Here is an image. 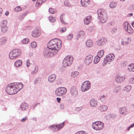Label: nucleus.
Here are the masks:
<instances>
[{
  "label": "nucleus",
  "mask_w": 134,
  "mask_h": 134,
  "mask_svg": "<svg viewBox=\"0 0 134 134\" xmlns=\"http://www.w3.org/2000/svg\"><path fill=\"white\" fill-rule=\"evenodd\" d=\"M90 82L88 81H86L82 84L81 90L83 92H85L89 90L90 88Z\"/></svg>",
  "instance_id": "9"
},
{
  "label": "nucleus",
  "mask_w": 134,
  "mask_h": 134,
  "mask_svg": "<svg viewBox=\"0 0 134 134\" xmlns=\"http://www.w3.org/2000/svg\"><path fill=\"white\" fill-rule=\"evenodd\" d=\"M39 80L38 78H36L35 79L34 81V83L35 84H36L37 83L39 82Z\"/></svg>",
  "instance_id": "57"
},
{
  "label": "nucleus",
  "mask_w": 134,
  "mask_h": 134,
  "mask_svg": "<svg viewBox=\"0 0 134 134\" xmlns=\"http://www.w3.org/2000/svg\"><path fill=\"white\" fill-rule=\"evenodd\" d=\"M22 64V62L20 60H18L16 61L14 63L15 66L16 67H19Z\"/></svg>",
  "instance_id": "31"
},
{
  "label": "nucleus",
  "mask_w": 134,
  "mask_h": 134,
  "mask_svg": "<svg viewBox=\"0 0 134 134\" xmlns=\"http://www.w3.org/2000/svg\"><path fill=\"white\" fill-rule=\"evenodd\" d=\"M127 69L130 71H134V63H131L129 65Z\"/></svg>",
  "instance_id": "27"
},
{
  "label": "nucleus",
  "mask_w": 134,
  "mask_h": 134,
  "mask_svg": "<svg viewBox=\"0 0 134 134\" xmlns=\"http://www.w3.org/2000/svg\"><path fill=\"white\" fill-rule=\"evenodd\" d=\"M99 108L100 111L102 112L105 111L108 109L107 107L105 105L99 106Z\"/></svg>",
  "instance_id": "28"
},
{
  "label": "nucleus",
  "mask_w": 134,
  "mask_h": 134,
  "mask_svg": "<svg viewBox=\"0 0 134 134\" xmlns=\"http://www.w3.org/2000/svg\"><path fill=\"white\" fill-rule=\"evenodd\" d=\"M129 81L131 83H134V77L130 79Z\"/></svg>",
  "instance_id": "55"
},
{
  "label": "nucleus",
  "mask_w": 134,
  "mask_h": 134,
  "mask_svg": "<svg viewBox=\"0 0 134 134\" xmlns=\"http://www.w3.org/2000/svg\"><path fill=\"white\" fill-rule=\"evenodd\" d=\"M73 61V58L72 57L67 56L64 59L63 64L64 66H69L72 64Z\"/></svg>",
  "instance_id": "7"
},
{
  "label": "nucleus",
  "mask_w": 134,
  "mask_h": 134,
  "mask_svg": "<svg viewBox=\"0 0 134 134\" xmlns=\"http://www.w3.org/2000/svg\"><path fill=\"white\" fill-rule=\"evenodd\" d=\"M66 28L65 27L62 28L61 29V32H64L66 31Z\"/></svg>",
  "instance_id": "58"
},
{
  "label": "nucleus",
  "mask_w": 134,
  "mask_h": 134,
  "mask_svg": "<svg viewBox=\"0 0 134 134\" xmlns=\"http://www.w3.org/2000/svg\"><path fill=\"white\" fill-rule=\"evenodd\" d=\"M125 78L120 75H117L115 78V81L118 83H120L122 82L124 80Z\"/></svg>",
  "instance_id": "18"
},
{
  "label": "nucleus",
  "mask_w": 134,
  "mask_h": 134,
  "mask_svg": "<svg viewBox=\"0 0 134 134\" xmlns=\"http://www.w3.org/2000/svg\"><path fill=\"white\" fill-rule=\"evenodd\" d=\"M85 34L84 31H81L79 32L77 35L76 39L78 40L80 37H83L85 36Z\"/></svg>",
  "instance_id": "23"
},
{
  "label": "nucleus",
  "mask_w": 134,
  "mask_h": 134,
  "mask_svg": "<svg viewBox=\"0 0 134 134\" xmlns=\"http://www.w3.org/2000/svg\"><path fill=\"white\" fill-rule=\"evenodd\" d=\"M67 92L66 89L65 87H61L57 88L55 91V95L59 97L65 94Z\"/></svg>",
  "instance_id": "6"
},
{
  "label": "nucleus",
  "mask_w": 134,
  "mask_h": 134,
  "mask_svg": "<svg viewBox=\"0 0 134 134\" xmlns=\"http://www.w3.org/2000/svg\"><path fill=\"white\" fill-rule=\"evenodd\" d=\"M121 88L120 86H118L115 87L113 90L114 92L117 93L120 91L121 90Z\"/></svg>",
  "instance_id": "30"
},
{
  "label": "nucleus",
  "mask_w": 134,
  "mask_h": 134,
  "mask_svg": "<svg viewBox=\"0 0 134 134\" xmlns=\"http://www.w3.org/2000/svg\"><path fill=\"white\" fill-rule=\"evenodd\" d=\"M64 15V14H62L60 16V19L61 22L63 24H65V22L64 21L63 18V15Z\"/></svg>",
  "instance_id": "51"
},
{
  "label": "nucleus",
  "mask_w": 134,
  "mask_h": 134,
  "mask_svg": "<svg viewBox=\"0 0 134 134\" xmlns=\"http://www.w3.org/2000/svg\"><path fill=\"white\" fill-rule=\"evenodd\" d=\"M79 74V72H78L77 71H74V72L72 73L71 76L74 78L77 76Z\"/></svg>",
  "instance_id": "38"
},
{
  "label": "nucleus",
  "mask_w": 134,
  "mask_h": 134,
  "mask_svg": "<svg viewBox=\"0 0 134 134\" xmlns=\"http://www.w3.org/2000/svg\"><path fill=\"white\" fill-rule=\"evenodd\" d=\"M106 98L105 96L103 95L99 98V100L102 102L103 103L105 101Z\"/></svg>",
  "instance_id": "40"
},
{
  "label": "nucleus",
  "mask_w": 134,
  "mask_h": 134,
  "mask_svg": "<svg viewBox=\"0 0 134 134\" xmlns=\"http://www.w3.org/2000/svg\"><path fill=\"white\" fill-rule=\"evenodd\" d=\"M129 23L128 22H125L124 24V26L125 30L126 31L129 27L128 26Z\"/></svg>",
  "instance_id": "41"
},
{
  "label": "nucleus",
  "mask_w": 134,
  "mask_h": 134,
  "mask_svg": "<svg viewBox=\"0 0 134 134\" xmlns=\"http://www.w3.org/2000/svg\"><path fill=\"white\" fill-rule=\"evenodd\" d=\"M14 84L16 87V90H18L17 92L23 88V85L21 83H19L18 84L16 83H14Z\"/></svg>",
  "instance_id": "15"
},
{
  "label": "nucleus",
  "mask_w": 134,
  "mask_h": 134,
  "mask_svg": "<svg viewBox=\"0 0 134 134\" xmlns=\"http://www.w3.org/2000/svg\"><path fill=\"white\" fill-rule=\"evenodd\" d=\"M14 83L9 84L6 88V91L7 93L9 95H13L16 94L17 93L18 90H16Z\"/></svg>",
  "instance_id": "3"
},
{
  "label": "nucleus",
  "mask_w": 134,
  "mask_h": 134,
  "mask_svg": "<svg viewBox=\"0 0 134 134\" xmlns=\"http://www.w3.org/2000/svg\"><path fill=\"white\" fill-rule=\"evenodd\" d=\"M73 37V35L72 34H69L67 36V39L68 40H71Z\"/></svg>",
  "instance_id": "47"
},
{
  "label": "nucleus",
  "mask_w": 134,
  "mask_h": 134,
  "mask_svg": "<svg viewBox=\"0 0 134 134\" xmlns=\"http://www.w3.org/2000/svg\"><path fill=\"white\" fill-rule=\"evenodd\" d=\"M70 91L71 95L73 96L76 97L78 94L77 90L75 87H72L70 89Z\"/></svg>",
  "instance_id": "12"
},
{
  "label": "nucleus",
  "mask_w": 134,
  "mask_h": 134,
  "mask_svg": "<svg viewBox=\"0 0 134 134\" xmlns=\"http://www.w3.org/2000/svg\"><path fill=\"white\" fill-rule=\"evenodd\" d=\"M131 41V39L130 37H128L126 39V40L125 41H122L121 42V43L123 45H127V44H129Z\"/></svg>",
  "instance_id": "21"
},
{
  "label": "nucleus",
  "mask_w": 134,
  "mask_h": 134,
  "mask_svg": "<svg viewBox=\"0 0 134 134\" xmlns=\"http://www.w3.org/2000/svg\"><path fill=\"white\" fill-rule=\"evenodd\" d=\"M7 42V38L5 37H2L0 39V45H3Z\"/></svg>",
  "instance_id": "26"
},
{
  "label": "nucleus",
  "mask_w": 134,
  "mask_h": 134,
  "mask_svg": "<svg viewBox=\"0 0 134 134\" xmlns=\"http://www.w3.org/2000/svg\"><path fill=\"white\" fill-rule=\"evenodd\" d=\"M21 10V8L19 6L16 7L14 9V11L16 12L20 11Z\"/></svg>",
  "instance_id": "44"
},
{
  "label": "nucleus",
  "mask_w": 134,
  "mask_h": 134,
  "mask_svg": "<svg viewBox=\"0 0 134 134\" xmlns=\"http://www.w3.org/2000/svg\"><path fill=\"white\" fill-rule=\"evenodd\" d=\"M81 3L83 7H86L90 4V1L89 0H81Z\"/></svg>",
  "instance_id": "16"
},
{
  "label": "nucleus",
  "mask_w": 134,
  "mask_h": 134,
  "mask_svg": "<svg viewBox=\"0 0 134 134\" xmlns=\"http://www.w3.org/2000/svg\"><path fill=\"white\" fill-rule=\"evenodd\" d=\"M21 53V51L18 49L13 50L9 54V58L11 59L16 58L19 56Z\"/></svg>",
  "instance_id": "5"
},
{
  "label": "nucleus",
  "mask_w": 134,
  "mask_h": 134,
  "mask_svg": "<svg viewBox=\"0 0 134 134\" xmlns=\"http://www.w3.org/2000/svg\"><path fill=\"white\" fill-rule=\"evenodd\" d=\"M7 22L6 20H3L1 23V31L3 32H5L8 29L7 26Z\"/></svg>",
  "instance_id": "10"
},
{
  "label": "nucleus",
  "mask_w": 134,
  "mask_h": 134,
  "mask_svg": "<svg viewBox=\"0 0 134 134\" xmlns=\"http://www.w3.org/2000/svg\"><path fill=\"white\" fill-rule=\"evenodd\" d=\"M86 44L87 47H90L93 45V41L91 40H88L86 41Z\"/></svg>",
  "instance_id": "25"
},
{
  "label": "nucleus",
  "mask_w": 134,
  "mask_h": 134,
  "mask_svg": "<svg viewBox=\"0 0 134 134\" xmlns=\"http://www.w3.org/2000/svg\"><path fill=\"white\" fill-rule=\"evenodd\" d=\"M117 31V29L116 28H113L111 30V32L113 34H115L116 33Z\"/></svg>",
  "instance_id": "53"
},
{
  "label": "nucleus",
  "mask_w": 134,
  "mask_h": 134,
  "mask_svg": "<svg viewBox=\"0 0 134 134\" xmlns=\"http://www.w3.org/2000/svg\"><path fill=\"white\" fill-rule=\"evenodd\" d=\"M92 127L96 131L100 130L103 128L104 123L99 121H96L93 123Z\"/></svg>",
  "instance_id": "4"
},
{
  "label": "nucleus",
  "mask_w": 134,
  "mask_h": 134,
  "mask_svg": "<svg viewBox=\"0 0 134 134\" xmlns=\"http://www.w3.org/2000/svg\"><path fill=\"white\" fill-rule=\"evenodd\" d=\"M62 42L60 40L54 38L48 42V47L43 51L44 55L46 57H52L55 55L60 49Z\"/></svg>",
  "instance_id": "1"
},
{
  "label": "nucleus",
  "mask_w": 134,
  "mask_h": 134,
  "mask_svg": "<svg viewBox=\"0 0 134 134\" xmlns=\"http://www.w3.org/2000/svg\"><path fill=\"white\" fill-rule=\"evenodd\" d=\"M64 4L66 6L69 7H71V5L69 2V1L67 0H66L64 1Z\"/></svg>",
  "instance_id": "43"
},
{
  "label": "nucleus",
  "mask_w": 134,
  "mask_h": 134,
  "mask_svg": "<svg viewBox=\"0 0 134 134\" xmlns=\"http://www.w3.org/2000/svg\"><path fill=\"white\" fill-rule=\"evenodd\" d=\"M98 17L100 23H104L106 22L107 19V13L104 9H100L97 11Z\"/></svg>",
  "instance_id": "2"
},
{
  "label": "nucleus",
  "mask_w": 134,
  "mask_h": 134,
  "mask_svg": "<svg viewBox=\"0 0 134 134\" xmlns=\"http://www.w3.org/2000/svg\"><path fill=\"white\" fill-rule=\"evenodd\" d=\"M75 134H87L86 132L82 131L77 132Z\"/></svg>",
  "instance_id": "50"
},
{
  "label": "nucleus",
  "mask_w": 134,
  "mask_h": 134,
  "mask_svg": "<svg viewBox=\"0 0 134 134\" xmlns=\"http://www.w3.org/2000/svg\"><path fill=\"white\" fill-rule=\"evenodd\" d=\"M129 10H133L134 9V6L131 5L130 6L129 8Z\"/></svg>",
  "instance_id": "59"
},
{
  "label": "nucleus",
  "mask_w": 134,
  "mask_h": 134,
  "mask_svg": "<svg viewBox=\"0 0 134 134\" xmlns=\"http://www.w3.org/2000/svg\"><path fill=\"white\" fill-rule=\"evenodd\" d=\"M36 43L35 42H33L31 43V46L33 48H35L36 47Z\"/></svg>",
  "instance_id": "48"
},
{
  "label": "nucleus",
  "mask_w": 134,
  "mask_h": 134,
  "mask_svg": "<svg viewBox=\"0 0 134 134\" xmlns=\"http://www.w3.org/2000/svg\"><path fill=\"white\" fill-rule=\"evenodd\" d=\"M56 77V75L54 74L50 75L48 77V81L50 83L53 82L55 80Z\"/></svg>",
  "instance_id": "17"
},
{
  "label": "nucleus",
  "mask_w": 134,
  "mask_h": 134,
  "mask_svg": "<svg viewBox=\"0 0 134 134\" xmlns=\"http://www.w3.org/2000/svg\"><path fill=\"white\" fill-rule=\"evenodd\" d=\"M2 9L1 8H0V16L2 15Z\"/></svg>",
  "instance_id": "64"
},
{
  "label": "nucleus",
  "mask_w": 134,
  "mask_h": 134,
  "mask_svg": "<svg viewBox=\"0 0 134 134\" xmlns=\"http://www.w3.org/2000/svg\"><path fill=\"white\" fill-rule=\"evenodd\" d=\"M57 100L58 102H60V101H61V99L60 98H57Z\"/></svg>",
  "instance_id": "63"
},
{
  "label": "nucleus",
  "mask_w": 134,
  "mask_h": 134,
  "mask_svg": "<svg viewBox=\"0 0 134 134\" xmlns=\"http://www.w3.org/2000/svg\"><path fill=\"white\" fill-rule=\"evenodd\" d=\"M38 66H36L34 70L31 72V74L32 75L35 74L38 71Z\"/></svg>",
  "instance_id": "42"
},
{
  "label": "nucleus",
  "mask_w": 134,
  "mask_h": 134,
  "mask_svg": "<svg viewBox=\"0 0 134 134\" xmlns=\"http://www.w3.org/2000/svg\"><path fill=\"white\" fill-rule=\"evenodd\" d=\"M49 19L50 22L52 23L54 22L55 21V19L53 17L50 16L49 17Z\"/></svg>",
  "instance_id": "45"
},
{
  "label": "nucleus",
  "mask_w": 134,
  "mask_h": 134,
  "mask_svg": "<svg viewBox=\"0 0 134 134\" xmlns=\"http://www.w3.org/2000/svg\"><path fill=\"white\" fill-rule=\"evenodd\" d=\"M60 107L61 109H63L64 108V105L63 104H61L60 105Z\"/></svg>",
  "instance_id": "62"
},
{
  "label": "nucleus",
  "mask_w": 134,
  "mask_h": 134,
  "mask_svg": "<svg viewBox=\"0 0 134 134\" xmlns=\"http://www.w3.org/2000/svg\"><path fill=\"white\" fill-rule=\"evenodd\" d=\"M29 39L25 38L23 39L22 41V42L24 44H26L29 42Z\"/></svg>",
  "instance_id": "46"
},
{
  "label": "nucleus",
  "mask_w": 134,
  "mask_h": 134,
  "mask_svg": "<svg viewBox=\"0 0 134 134\" xmlns=\"http://www.w3.org/2000/svg\"><path fill=\"white\" fill-rule=\"evenodd\" d=\"M116 5V4L115 2H111L109 4V7L111 8H115Z\"/></svg>",
  "instance_id": "37"
},
{
  "label": "nucleus",
  "mask_w": 134,
  "mask_h": 134,
  "mask_svg": "<svg viewBox=\"0 0 134 134\" xmlns=\"http://www.w3.org/2000/svg\"><path fill=\"white\" fill-rule=\"evenodd\" d=\"M91 20V16H87L84 19V23L86 25H88Z\"/></svg>",
  "instance_id": "24"
},
{
  "label": "nucleus",
  "mask_w": 134,
  "mask_h": 134,
  "mask_svg": "<svg viewBox=\"0 0 134 134\" xmlns=\"http://www.w3.org/2000/svg\"><path fill=\"white\" fill-rule=\"evenodd\" d=\"M104 53V51L103 50H101L99 51L97 53V56L102 58Z\"/></svg>",
  "instance_id": "34"
},
{
  "label": "nucleus",
  "mask_w": 134,
  "mask_h": 134,
  "mask_svg": "<svg viewBox=\"0 0 134 134\" xmlns=\"http://www.w3.org/2000/svg\"><path fill=\"white\" fill-rule=\"evenodd\" d=\"M49 12L52 14H54L55 12V10L54 9L51 8L49 9Z\"/></svg>",
  "instance_id": "52"
},
{
  "label": "nucleus",
  "mask_w": 134,
  "mask_h": 134,
  "mask_svg": "<svg viewBox=\"0 0 134 134\" xmlns=\"http://www.w3.org/2000/svg\"><path fill=\"white\" fill-rule=\"evenodd\" d=\"M124 88L125 91L127 92H129L130 91L131 88V85H129L126 86Z\"/></svg>",
  "instance_id": "32"
},
{
  "label": "nucleus",
  "mask_w": 134,
  "mask_h": 134,
  "mask_svg": "<svg viewBox=\"0 0 134 134\" xmlns=\"http://www.w3.org/2000/svg\"><path fill=\"white\" fill-rule=\"evenodd\" d=\"M100 58L97 55L96 56L94 60V63L95 64L99 62Z\"/></svg>",
  "instance_id": "33"
},
{
  "label": "nucleus",
  "mask_w": 134,
  "mask_h": 134,
  "mask_svg": "<svg viewBox=\"0 0 134 134\" xmlns=\"http://www.w3.org/2000/svg\"><path fill=\"white\" fill-rule=\"evenodd\" d=\"M102 44L104 45L107 42V39L104 37H102L101 38H99Z\"/></svg>",
  "instance_id": "35"
},
{
  "label": "nucleus",
  "mask_w": 134,
  "mask_h": 134,
  "mask_svg": "<svg viewBox=\"0 0 134 134\" xmlns=\"http://www.w3.org/2000/svg\"><path fill=\"white\" fill-rule=\"evenodd\" d=\"M65 123V122H64L61 124L57 125L55 126L54 125H52L49 127V129L53 132L57 131L61 129L64 126Z\"/></svg>",
  "instance_id": "8"
},
{
  "label": "nucleus",
  "mask_w": 134,
  "mask_h": 134,
  "mask_svg": "<svg viewBox=\"0 0 134 134\" xmlns=\"http://www.w3.org/2000/svg\"><path fill=\"white\" fill-rule=\"evenodd\" d=\"M46 0H37L36 4L37 7H38L41 5Z\"/></svg>",
  "instance_id": "29"
},
{
  "label": "nucleus",
  "mask_w": 134,
  "mask_h": 134,
  "mask_svg": "<svg viewBox=\"0 0 134 134\" xmlns=\"http://www.w3.org/2000/svg\"><path fill=\"white\" fill-rule=\"evenodd\" d=\"M27 13V12H25L22 14L20 16H19V19L21 20H23L25 16L26 15Z\"/></svg>",
  "instance_id": "39"
},
{
  "label": "nucleus",
  "mask_w": 134,
  "mask_h": 134,
  "mask_svg": "<svg viewBox=\"0 0 134 134\" xmlns=\"http://www.w3.org/2000/svg\"><path fill=\"white\" fill-rule=\"evenodd\" d=\"M29 60H27V63H26V66H27L28 67L30 65V63H29Z\"/></svg>",
  "instance_id": "60"
},
{
  "label": "nucleus",
  "mask_w": 134,
  "mask_h": 134,
  "mask_svg": "<svg viewBox=\"0 0 134 134\" xmlns=\"http://www.w3.org/2000/svg\"><path fill=\"white\" fill-rule=\"evenodd\" d=\"M83 108L82 107H76L75 108V110L76 111H79L82 110Z\"/></svg>",
  "instance_id": "54"
},
{
  "label": "nucleus",
  "mask_w": 134,
  "mask_h": 134,
  "mask_svg": "<svg viewBox=\"0 0 134 134\" xmlns=\"http://www.w3.org/2000/svg\"><path fill=\"white\" fill-rule=\"evenodd\" d=\"M119 110L121 114L125 115L127 114V109L126 107H124L120 108Z\"/></svg>",
  "instance_id": "19"
},
{
  "label": "nucleus",
  "mask_w": 134,
  "mask_h": 134,
  "mask_svg": "<svg viewBox=\"0 0 134 134\" xmlns=\"http://www.w3.org/2000/svg\"><path fill=\"white\" fill-rule=\"evenodd\" d=\"M106 58H104V62L105 64L107 63L110 62L111 60H112L115 58V55L113 54H110L106 56Z\"/></svg>",
  "instance_id": "11"
},
{
  "label": "nucleus",
  "mask_w": 134,
  "mask_h": 134,
  "mask_svg": "<svg viewBox=\"0 0 134 134\" xmlns=\"http://www.w3.org/2000/svg\"><path fill=\"white\" fill-rule=\"evenodd\" d=\"M126 31L128 33L130 34L132 33L133 31V30L131 27L130 25H129V27Z\"/></svg>",
  "instance_id": "36"
},
{
  "label": "nucleus",
  "mask_w": 134,
  "mask_h": 134,
  "mask_svg": "<svg viewBox=\"0 0 134 134\" xmlns=\"http://www.w3.org/2000/svg\"><path fill=\"white\" fill-rule=\"evenodd\" d=\"M28 105L25 102H24L21 104L20 106V109L22 110H25L27 109Z\"/></svg>",
  "instance_id": "20"
},
{
  "label": "nucleus",
  "mask_w": 134,
  "mask_h": 134,
  "mask_svg": "<svg viewBox=\"0 0 134 134\" xmlns=\"http://www.w3.org/2000/svg\"><path fill=\"white\" fill-rule=\"evenodd\" d=\"M41 35V33L38 29L34 30L32 32V36L34 37H38Z\"/></svg>",
  "instance_id": "14"
},
{
  "label": "nucleus",
  "mask_w": 134,
  "mask_h": 134,
  "mask_svg": "<svg viewBox=\"0 0 134 134\" xmlns=\"http://www.w3.org/2000/svg\"><path fill=\"white\" fill-rule=\"evenodd\" d=\"M93 57V56L91 54L87 56L84 60L85 63L87 65L90 64L92 62Z\"/></svg>",
  "instance_id": "13"
},
{
  "label": "nucleus",
  "mask_w": 134,
  "mask_h": 134,
  "mask_svg": "<svg viewBox=\"0 0 134 134\" xmlns=\"http://www.w3.org/2000/svg\"><path fill=\"white\" fill-rule=\"evenodd\" d=\"M27 118L26 116L24 117L21 120V121L24 122L27 119Z\"/></svg>",
  "instance_id": "56"
},
{
  "label": "nucleus",
  "mask_w": 134,
  "mask_h": 134,
  "mask_svg": "<svg viewBox=\"0 0 134 134\" xmlns=\"http://www.w3.org/2000/svg\"><path fill=\"white\" fill-rule=\"evenodd\" d=\"M100 41V39H99L96 42L97 44V45H98L99 46H100L103 45V44H102V42Z\"/></svg>",
  "instance_id": "49"
},
{
  "label": "nucleus",
  "mask_w": 134,
  "mask_h": 134,
  "mask_svg": "<svg viewBox=\"0 0 134 134\" xmlns=\"http://www.w3.org/2000/svg\"><path fill=\"white\" fill-rule=\"evenodd\" d=\"M90 103L91 106L93 107H96L98 105V102L94 100V99L91 100Z\"/></svg>",
  "instance_id": "22"
},
{
  "label": "nucleus",
  "mask_w": 134,
  "mask_h": 134,
  "mask_svg": "<svg viewBox=\"0 0 134 134\" xmlns=\"http://www.w3.org/2000/svg\"><path fill=\"white\" fill-rule=\"evenodd\" d=\"M40 103H37L36 104H35L34 105L33 107V110H34L35 109V108L37 105L38 104H40Z\"/></svg>",
  "instance_id": "61"
}]
</instances>
